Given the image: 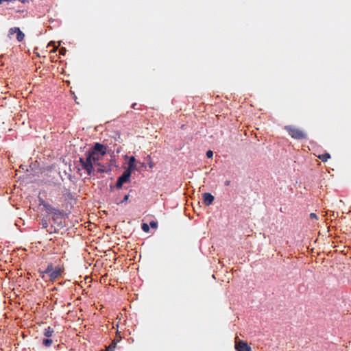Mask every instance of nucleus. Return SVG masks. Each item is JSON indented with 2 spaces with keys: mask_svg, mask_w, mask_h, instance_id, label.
<instances>
[{
  "mask_svg": "<svg viewBox=\"0 0 351 351\" xmlns=\"http://www.w3.org/2000/svg\"><path fill=\"white\" fill-rule=\"evenodd\" d=\"M86 158H80V162L84 169H85L88 175L90 176L93 171V160H92L88 152H86Z\"/></svg>",
  "mask_w": 351,
  "mask_h": 351,
  "instance_id": "7ed1b4c3",
  "label": "nucleus"
},
{
  "mask_svg": "<svg viewBox=\"0 0 351 351\" xmlns=\"http://www.w3.org/2000/svg\"><path fill=\"white\" fill-rule=\"evenodd\" d=\"M45 212L47 213L48 215H51L53 220H57L58 219H61L63 213L59 209L52 207L49 204H45Z\"/></svg>",
  "mask_w": 351,
  "mask_h": 351,
  "instance_id": "20e7f679",
  "label": "nucleus"
},
{
  "mask_svg": "<svg viewBox=\"0 0 351 351\" xmlns=\"http://www.w3.org/2000/svg\"><path fill=\"white\" fill-rule=\"evenodd\" d=\"M215 199L214 196L209 193H204L203 194V202L206 206H210L213 204Z\"/></svg>",
  "mask_w": 351,
  "mask_h": 351,
  "instance_id": "1a4fd4ad",
  "label": "nucleus"
},
{
  "mask_svg": "<svg viewBox=\"0 0 351 351\" xmlns=\"http://www.w3.org/2000/svg\"><path fill=\"white\" fill-rule=\"evenodd\" d=\"M285 130L291 136L296 140H302L307 138V134L302 130L295 128L293 125H285Z\"/></svg>",
  "mask_w": 351,
  "mask_h": 351,
  "instance_id": "f03ea898",
  "label": "nucleus"
},
{
  "mask_svg": "<svg viewBox=\"0 0 351 351\" xmlns=\"http://www.w3.org/2000/svg\"><path fill=\"white\" fill-rule=\"evenodd\" d=\"M149 226L152 228H156L158 227V223L155 221H152L149 222Z\"/></svg>",
  "mask_w": 351,
  "mask_h": 351,
  "instance_id": "a211bd4d",
  "label": "nucleus"
},
{
  "mask_svg": "<svg viewBox=\"0 0 351 351\" xmlns=\"http://www.w3.org/2000/svg\"><path fill=\"white\" fill-rule=\"evenodd\" d=\"M318 158L324 162H326L329 158H330V155L328 153H325L323 154H320L318 156Z\"/></svg>",
  "mask_w": 351,
  "mask_h": 351,
  "instance_id": "2eb2a0df",
  "label": "nucleus"
},
{
  "mask_svg": "<svg viewBox=\"0 0 351 351\" xmlns=\"http://www.w3.org/2000/svg\"><path fill=\"white\" fill-rule=\"evenodd\" d=\"M229 183H230V182H229V181H227V182H226V185H228V184H229Z\"/></svg>",
  "mask_w": 351,
  "mask_h": 351,
  "instance_id": "cd10ccee",
  "label": "nucleus"
},
{
  "mask_svg": "<svg viewBox=\"0 0 351 351\" xmlns=\"http://www.w3.org/2000/svg\"><path fill=\"white\" fill-rule=\"evenodd\" d=\"M213 156V152L211 151V150H208L206 152V156L208 158H212Z\"/></svg>",
  "mask_w": 351,
  "mask_h": 351,
  "instance_id": "412c9836",
  "label": "nucleus"
},
{
  "mask_svg": "<svg viewBox=\"0 0 351 351\" xmlns=\"http://www.w3.org/2000/svg\"><path fill=\"white\" fill-rule=\"evenodd\" d=\"M136 103H134V104H133L132 105V108H136Z\"/></svg>",
  "mask_w": 351,
  "mask_h": 351,
  "instance_id": "bb28decb",
  "label": "nucleus"
},
{
  "mask_svg": "<svg viewBox=\"0 0 351 351\" xmlns=\"http://www.w3.org/2000/svg\"><path fill=\"white\" fill-rule=\"evenodd\" d=\"M45 337H58V335L55 332L54 328L48 327L47 329H45Z\"/></svg>",
  "mask_w": 351,
  "mask_h": 351,
  "instance_id": "9b49d317",
  "label": "nucleus"
},
{
  "mask_svg": "<svg viewBox=\"0 0 351 351\" xmlns=\"http://www.w3.org/2000/svg\"><path fill=\"white\" fill-rule=\"evenodd\" d=\"M129 195H125L123 197V199L121 202V203H124L128 200Z\"/></svg>",
  "mask_w": 351,
  "mask_h": 351,
  "instance_id": "4be33fe9",
  "label": "nucleus"
},
{
  "mask_svg": "<svg viewBox=\"0 0 351 351\" xmlns=\"http://www.w3.org/2000/svg\"><path fill=\"white\" fill-rule=\"evenodd\" d=\"M14 34H16V38L19 42H21L24 39L25 35L19 27H13L9 30L10 38H12Z\"/></svg>",
  "mask_w": 351,
  "mask_h": 351,
  "instance_id": "39448f33",
  "label": "nucleus"
},
{
  "mask_svg": "<svg viewBox=\"0 0 351 351\" xmlns=\"http://www.w3.org/2000/svg\"><path fill=\"white\" fill-rule=\"evenodd\" d=\"M123 184V182L122 181H121L119 179H118L116 186L117 188L120 189V188H121Z\"/></svg>",
  "mask_w": 351,
  "mask_h": 351,
  "instance_id": "aec40b11",
  "label": "nucleus"
},
{
  "mask_svg": "<svg viewBox=\"0 0 351 351\" xmlns=\"http://www.w3.org/2000/svg\"><path fill=\"white\" fill-rule=\"evenodd\" d=\"M141 228L142 230L145 232H148L149 230V226L148 224L144 223L142 224V226H141Z\"/></svg>",
  "mask_w": 351,
  "mask_h": 351,
  "instance_id": "f3484780",
  "label": "nucleus"
},
{
  "mask_svg": "<svg viewBox=\"0 0 351 351\" xmlns=\"http://www.w3.org/2000/svg\"><path fill=\"white\" fill-rule=\"evenodd\" d=\"M310 217H311V219H317V217L316 214H315V213H311V214H310Z\"/></svg>",
  "mask_w": 351,
  "mask_h": 351,
  "instance_id": "5701e85b",
  "label": "nucleus"
},
{
  "mask_svg": "<svg viewBox=\"0 0 351 351\" xmlns=\"http://www.w3.org/2000/svg\"><path fill=\"white\" fill-rule=\"evenodd\" d=\"M17 1L24 3L27 0H0V5H3L6 8L11 9L15 6Z\"/></svg>",
  "mask_w": 351,
  "mask_h": 351,
  "instance_id": "6e6552de",
  "label": "nucleus"
},
{
  "mask_svg": "<svg viewBox=\"0 0 351 351\" xmlns=\"http://www.w3.org/2000/svg\"><path fill=\"white\" fill-rule=\"evenodd\" d=\"M235 349L237 351H251V347L246 341L242 340H235Z\"/></svg>",
  "mask_w": 351,
  "mask_h": 351,
  "instance_id": "0eeeda50",
  "label": "nucleus"
},
{
  "mask_svg": "<svg viewBox=\"0 0 351 351\" xmlns=\"http://www.w3.org/2000/svg\"><path fill=\"white\" fill-rule=\"evenodd\" d=\"M136 169V167L135 164H128V168L125 171H130V173H132V171H134Z\"/></svg>",
  "mask_w": 351,
  "mask_h": 351,
  "instance_id": "dca6fc26",
  "label": "nucleus"
},
{
  "mask_svg": "<svg viewBox=\"0 0 351 351\" xmlns=\"http://www.w3.org/2000/svg\"><path fill=\"white\" fill-rule=\"evenodd\" d=\"M58 337H47L45 339V347L51 346L58 342Z\"/></svg>",
  "mask_w": 351,
  "mask_h": 351,
  "instance_id": "9d476101",
  "label": "nucleus"
},
{
  "mask_svg": "<svg viewBox=\"0 0 351 351\" xmlns=\"http://www.w3.org/2000/svg\"><path fill=\"white\" fill-rule=\"evenodd\" d=\"M119 339H114L112 341V343L106 348L105 351H114L115 346H116L117 342H119Z\"/></svg>",
  "mask_w": 351,
  "mask_h": 351,
  "instance_id": "ddd939ff",
  "label": "nucleus"
},
{
  "mask_svg": "<svg viewBox=\"0 0 351 351\" xmlns=\"http://www.w3.org/2000/svg\"><path fill=\"white\" fill-rule=\"evenodd\" d=\"M38 208H40L41 210H43V207H42V204H41V203H40V204H39V207H38Z\"/></svg>",
  "mask_w": 351,
  "mask_h": 351,
  "instance_id": "a878e982",
  "label": "nucleus"
},
{
  "mask_svg": "<svg viewBox=\"0 0 351 351\" xmlns=\"http://www.w3.org/2000/svg\"><path fill=\"white\" fill-rule=\"evenodd\" d=\"M136 159L134 156H131L129 159L128 164H135Z\"/></svg>",
  "mask_w": 351,
  "mask_h": 351,
  "instance_id": "6ab92c4d",
  "label": "nucleus"
},
{
  "mask_svg": "<svg viewBox=\"0 0 351 351\" xmlns=\"http://www.w3.org/2000/svg\"><path fill=\"white\" fill-rule=\"evenodd\" d=\"M153 166H154V164H153V162L151 161V162L149 163V167L150 168H152V167H153Z\"/></svg>",
  "mask_w": 351,
  "mask_h": 351,
  "instance_id": "393cba45",
  "label": "nucleus"
},
{
  "mask_svg": "<svg viewBox=\"0 0 351 351\" xmlns=\"http://www.w3.org/2000/svg\"><path fill=\"white\" fill-rule=\"evenodd\" d=\"M131 174L130 171H125L123 174L119 178V179L123 183L127 182L130 177Z\"/></svg>",
  "mask_w": 351,
  "mask_h": 351,
  "instance_id": "f8f14e48",
  "label": "nucleus"
},
{
  "mask_svg": "<svg viewBox=\"0 0 351 351\" xmlns=\"http://www.w3.org/2000/svg\"><path fill=\"white\" fill-rule=\"evenodd\" d=\"M36 50H37V48H36V49H35V51H34V53H36V56H37V57H40V53H39L38 52H37V51H36Z\"/></svg>",
  "mask_w": 351,
  "mask_h": 351,
  "instance_id": "b1692460",
  "label": "nucleus"
},
{
  "mask_svg": "<svg viewBox=\"0 0 351 351\" xmlns=\"http://www.w3.org/2000/svg\"><path fill=\"white\" fill-rule=\"evenodd\" d=\"M64 271V267L61 258L55 257L50 262H48L45 268V275L49 278V280L55 281L61 278Z\"/></svg>",
  "mask_w": 351,
  "mask_h": 351,
  "instance_id": "f257e3e1",
  "label": "nucleus"
},
{
  "mask_svg": "<svg viewBox=\"0 0 351 351\" xmlns=\"http://www.w3.org/2000/svg\"><path fill=\"white\" fill-rule=\"evenodd\" d=\"M89 155L90 156L92 160H93V162L95 163L96 162H97L100 158L101 157L100 156V154H95V152H88Z\"/></svg>",
  "mask_w": 351,
  "mask_h": 351,
  "instance_id": "4468645a",
  "label": "nucleus"
},
{
  "mask_svg": "<svg viewBox=\"0 0 351 351\" xmlns=\"http://www.w3.org/2000/svg\"><path fill=\"white\" fill-rule=\"evenodd\" d=\"M50 47H51V45H50V43H49V44L47 45V48H49Z\"/></svg>",
  "mask_w": 351,
  "mask_h": 351,
  "instance_id": "c85d7f7f",
  "label": "nucleus"
},
{
  "mask_svg": "<svg viewBox=\"0 0 351 351\" xmlns=\"http://www.w3.org/2000/svg\"><path fill=\"white\" fill-rule=\"evenodd\" d=\"M88 152H95V154H100L101 156H104L106 154V147L101 143H96Z\"/></svg>",
  "mask_w": 351,
  "mask_h": 351,
  "instance_id": "423d86ee",
  "label": "nucleus"
}]
</instances>
